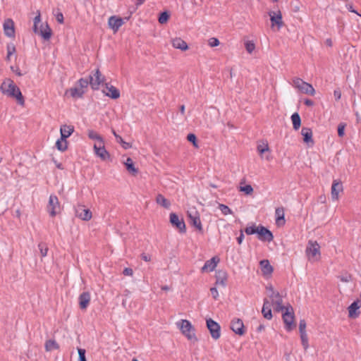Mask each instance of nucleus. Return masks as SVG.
Listing matches in <instances>:
<instances>
[{
  "mask_svg": "<svg viewBox=\"0 0 361 361\" xmlns=\"http://www.w3.org/2000/svg\"><path fill=\"white\" fill-rule=\"evenodd\" d=\"M271 302L267 298H265L264 300V304H263L262 308L271 309Z\"/></svg>",
  "mask_w": 361,
  "mask_h": 361,
  "instance_id": "338daca9",
  "label": "nucleus"
},
{
  "mask_svg": "<svg viewBox=\"0 0 361 361\" xmlns=\"http://www.w3.org/2000/svg\"><path fill=\"white\" fill-rule=\"evenodd\" d=\"M187 140H188V142H191L192 144V145L195 148H198L199 147L198 143H197V137H196V135L195 134L189 133L187 135Z\"/></svg>",
  "mask_w": 361,
  "mask_h": 361,
  "instance_id": "ea45409f",
  "label": "nucleus"
},
{
  "mask_svg": "<svg viewBox=\"0 0 361 361\" xmlns=\"http://www.w3.org/2000/svg\"><path fill=\"white\" fill-rule=\"evenodd\" d=\"M170 18V14L168 11H163L159 14L158 20L160 24L166 23Z\"/></svg>",
  "mask_w": 361,
  "mask_h": 361,
  "instance_id": "4c0bfd02",
  "label": "nucleus"
},
{
  "mask_svg": "<svg viewBox=\"0 0 361 361\" xmlns=\"http://www.w3.org/2000/svg\"><path fill=\"white\" fill-rule=\"evenodd\" d=\"M177 324L180 326V329L183 334H184L188 339H194L195 341H197L195 334V328L188 320L182 319L181 322L180 323H177Z\"/></svg>",
  "mask_w": 361,
  "mask_h": 361,
  "instance_id": "f03ea898",
  "label": "nucleus"
},
{
  "mask_svg": "<svg viewBox=\"0 0 361 361\" xmlns=\"http://www.w3.org/2000/svg\"><path fill=\"white\" fill-rule=\"evenodd\" d=\"M39 22H40V15L39 14L38 16H35V18H34L33 31L35 32H38L37 25H38V23Z\"/></svg>",
  "mask_w": 361,
  "mask_h": 361,
  "instance_id": "864d4df0",
  "label": "nucleus"
},
{
  "mask_svg": "<svg viewBox=\"0 0 361 361\" xmlns=\"http://www.w3.org/2000/svg\"><path fill=\"white\" fill-rule=\"evenodd\" d=\"M46 351H51L53 350H57L59 348V345L56 342L55 340H47L44 345Z\"/></svg>",
  "mask_w": 361,
  "mask_h": 361,
  "instance_id": "72a5a7b5",
  "label": "nucleus"
},
{
  "mask_svg": "<svg viewBox=\"0 0 361 361\" xmlns=\"http://www.w3.org/2000/svg\"><path fill=\"white\" fill-rule=\"evenodd\" d=\"M123 24L124 19L116 16H111L108 20L109 27H111L114 32H116Z\"/></svg>",
  "mask_w": 361,
  "mask_h": 361,
  "instance_id": "f8f14e48",
  "label": "nucleus"
},
{
  "mask_svg": "<svg viewBox=\"0 0 361 361\" xmlns=\"http://www.w3.org/2000/svg\"><path fill=\"white\" fill-rule=\"evenodd\" d=\"M334 96L336 101H338L341 97V92L339 89H336L334 91Z\"/></svg>",
  "mask_w": 361,
  "mask_h": 361,
  "instance_id": "bf43d9fd",
  "label": "nucleus"
},
{
  "mask_svg": "<svg viewBox=\"0 0 361 361\" xmlns=\"http://www.w3.org/2000/svg\"><path fill=\"white\" fill-rule=\"evenodd\" d=\"M11 70L13 71V72H15L16 74L18 76H21L23 74L20 73V70H19V68L18 67H15V66H11L10 67Z\"/></svg>",
  "mask_w": 361,
  "mask_h": 361,
  "instance_id": "69168bd1",
  "label": "nucleus"
},
{
  "mask_svg": "<svg viewBox=\"0 0 361 361\" xmlns=\"http://www.w3.org/2000/svg\"><path fill=\"white\" fill-rule=\"evenodd\" d=\"M66 94H70V95L75 99L81 98L85 94V90H82L81 87L75 86L67 90Z\"/></svg>",
  "mask_w": 361,
  "mask_h": 361,
  "instance_id": "cd10ccee",
  "label": "nucleus"
},
{
  "mask_svg": "<svg viewBox=\"0 0 361 361\" xmlns=\"http://www.w3.org/2000/svg\"><path fill=\"white\" fill-rule=\"evenodd\" d=\"M262 313L263 317L267 319H271L272 318L271 309L262 308Z\"/></svg>",
  "mask_w": 361,
  "mask_h": 361,
  "instance_id": "3c124183",
  "label": "nucleus"
},
{
  "mask_svg": "<svg viewBox=\"0 0 361 361\" xmlns=\"http://www.w3.org/2000/svg\"><path fill=\"white\" fill-rule=\"evenodd\" d=\"M172 45L174 48L180 49L181 51H186L188 49L187 43L181 38L176 37L171 41Z\"/></svg>",
  "mask_w": 361,
  "mask_h": 361,
  "instance_id": "c85d7f7f",
  "label": "nucleus"
},
{
  "mask_svg": "<svg viewBox=\"0 0 361 361\" xmlns=\"http://www.w3.org/2000/svg\"><path fill=\"white\" fill-rule=\"evenodd\" d=\"M37 33L42 36L44 39L49 40L51 37L52 31L48 24H46L44 26L41 25L40 29H38V32Z\"/></svg>",
  "mask_w": 361,
  "mask_h": 361,
  "instance_id": "a878e982",
  "label": "nucleus"
},
{
  "mask_svg": "<svg viewBox=\"0 0 361 361\" xmlns=\"http://www.w3.org/2000/svg\"><path fill=\"white\" fill-rule=\"evenodd\" d=\"M343 187L341 180H334L331 185V197L333 200H338L339 192H343Z\"/></svg>",
  "mask_w": 361,
  "mask_h": 361,
  "instance_id": "6ab92c4d",
  "label": "nucleus"
},
{
  "mask_svg": "<svg viewBox=\"0 0 361 361\" xmlns=\"http://www.w3.org/2000/svg\"><path fill=\"white\" fill-rule=\"evenodd\" d=\"M56 147L61 152L66 151L68 149V142L66 139L63 140V137H61V139L56 141Z\"/></svg>",
  "mask_w": 361,
  "mask_h": 361,
  "instance_id": "f704fd0d",
  "label": "nucleus"
},
{
  "mask_svg": "<svg viewBox=\"0 0 361 361\" xmlns=\"http://www.w3.org/2000/svg\"><path fill=\"white\" fill-rule=\"evenodd\" d=\"M301 134L303 137V141L307 145V146H313L314 144V140L312 139V129L306 127H303L301 130Z\"/></svg>",
  "mask_w": 361,
  "mask_h": 361,
  "instance_id": "a211bd4d",
  "label": "nucleus"
},
{
  "mask_svg": "<svg viewBox=\"0 0 361 361\" xmlns=\"http://www.w3.org/2000/svg\"><path fill=\"white\" fill-rule=\"evenodd\" d=\"M338 278L343 282H349L352 279L351 275H350V274H345L344 276H338Z\"/></svg>",
  "mask_w": 361,
  "mask_h": 361,
  "instance_id": "13d9d810",
  "label": "nucleus"
},
{
  "mask_svg": "<svg viewBox=\"0 0 361 361\" xmlns=\"http://www.w3.org/2000/svg\"><path fill=\"white\" fill-rule=\"evenodd\" d=\"M47 210L51 216H55L60 211L59 199L56 195H50Z\"/></svg>",
  "mask_w": 361,
  "mask_h": 361,
  "instance_id": "0eeeda50",
  "label": "nucleus"
},
{
  "mask_svg": "<svg viewBox=\"0 0 361 361\" xmlns=\"http://www.w3.org/2000/svg\"><path fill=\"white\" fill-rule=\"evenodd\" d=\"M207 327L209 331L211 336L213 339L217 340L221 336V326L220 325L212 319H207L206 321Z\"/></svg>",
  "mask_w": 361,
  "mask_h": 361,
  "instance_id": "20e7f679",
  "label": "nucleus"
},
{
  "mask_svg": "<svg viewBox=\"0 0 361 361\" xmlns=\"http://www.w3.org/2000/svg\"><path fill=\"white\" fill-rule=\"evenodd\" d=\"M76 216L83 221H89L92 219V212L89 209H85L83 207H79L76 209Z\"/></svg>",
  "mask_w": 361,
  "mask_h": 361,
  "instance_id": "aec40b11",
  "label": "nucleus"
},
{
  "mask_svg": "<svg viewBox=\"0 0 361 361\" xmlns=\"http://www.w3.org/2000/svg\"><path fill=\"white\" fill-rule=\"evenodd\" d=\"M228 275L225 271L218 270L216 271V285H221L225 287L226 285Z\"/></svg>",
  "mask_w": 361,
  "mask_h": 361,
  "instance_id": "393cba45",
  "label": "nucleus"
},
{
  "mask_svg": "<svg viewBox=\"0 0 361 361\" xmlns=\"http://www.w3.org/2000/svg\"><path fill=\"white\" fill-rule=\"evenodd\" d=\"M210 291H211V294H212L213 298L216 300L219 297V293H218L217 289L214 287L210 289Z\"/></svg>",
  "mask_w": 361,
  "mask_h": 361,
  "instance_id": "052dcab7",
  "label": "nucleus"
},
{
  "mask_svg": "<svg viewBox=\"0 0 361 361\" xmlns=\"http://www.w3.org/2000/svg\"><path fill=\"white\" fill-rule=\"evenodd\" d=\"M306 322L304 319L300 321L299 330L300 333L305 332Z\"/></svg>",
  "mask_w": 361,
  "mask_h": 361,
  "instance_id": "4d7b16f0",
  "label": "nucleus"
},
{
  "mask_svg": "<svg viewBox=\"0 0 361 361\" xmlns=\"http://www.w3.org/2000/svg\"><path fill=\"white\" fill-rule=\"evenodd\" d=\"M360 307V301L357 300L353 302L348 307V317L352 319H356L359 317L360 312L359 309Z\"/></svg>",
  "mask_w": 361,
  "mask_h": 361,
  "instance_id": "4468645a",
  "label": "nucleus"
},
{
  "mask_svg": "<svg viewBox=\"0 0 361 361\" xmlns=\"http://www.w3.org/2000/svg\"><path fill=\"white\" fill-rule=\"evenodd\" d=\"M1 92L7 96L15 98L18 104L21 106L25 104V99L23 96L20 88L15 85L11 79H8L4 81L0 86Z\"/></svg>",
  "mask_w": 361,
  "mask_h": 361,
  "instance_id": "f257e3e1",
  "label": "nucleus"
},
{
  "mask_svg": "<svg viewBox=\"0 0 361 361\" xmlns=\"http://www.w3.org/2000/svg\"><path fill=\"white\" fill-rule=\"evenodd\" d=\"M239 190L245 192V195H252L253 192V188L251 185H246L245 186H240Z\"/></svg>",
  "mask_w": 361,
  "mask_h": 361,
  "instance_id": "37998d69",
  "label": "nucleus"
},
{
  "mask_svg": "<svg viewBox=\"0 0 361 361\" xmlns=\"http://www.w3.org/2000/svg\"><path fill=\"white\" fill-rule=\"evenodd\" d=\"M231 329L239 336H243L245 334V326L240 319H233L231 322Z\"/></svg>",
  "mask_w": 361,
  "mask_h": 361,
  "instance_id": "9b49d317",
  "label": "nucleus"
},
{
  "mask_svg": "<svg viewBox=\"0 0 361 361\" xmlns=\"http://www.w3.org/2000/svg\"><path fill=\"white\" fill-rule=\"evenodd\" d=\"M87 135H88V137H89L90 139H91V140H96L100 144H102L103 142H104V139L102 138V137L100 135H99L97 132H95V131H94L92 130H89L88 133H87Z\"/></svg>",
  "mask_w": 361,
  "mask_h": 361,
  "instance_id": "e433bc0d",
  "label": "nucleus"
},
{
  "mask_svg": "<svg viewBox=\"0 0 361 361\" xmlns=\"http://www.w3.org/2000/svg\"><path fill=\"white\" fill-rule=\"evenodd\" d=\"M257 237L258 240L262 242H271L274 239V235L271 231L262 225L259 226Z\"/></svg>",
  "mask_w": 361,
  "mask_h": 361,
  "instance_id": "1a4fd4ad",
  "label": "nucleus"
},
{
  "mask_svg": "<svg viewBox=\"0 0 361 361\" xmlns=\"http://www.w3.org/2000/svg\"><path fill=\"white\" fill-rule=\"evenodd\" d=\"M74 131V127L72 126L63 125L61 126L60 132L61 137L63 140L67 139Z\"/></svg>",
  "mask_w": 361,
  "mask_h": 361,
  "instance_id": "c756f323",
  "label": "nucleus"
},
{
  "mask_svg": "<svg viewBox=\"0 0 361 361\" xmlns=\"http://www.w3.org/2000/svg\"><path fill=\"white\" fill-rule=\"evenodd\" d=\"M268 14L270 16L271 27L274 28L275 26H276L277 30H280L284 25L283 21L282 20L281 12L280 11H279L277 13L274 11H269Z\"/></svg>",
  "mask_w": 361,
  "mask_h": 361,
  "instance_id": "9d476101",
  "label": "nucleus"
},
{
  "mask_svg": "<svg viewBox=\"0 0 361 361\" xmlns=\"http://www.w3.org/2000/svg\"><path fill=\"white\" fill-rule=\"evenodd\" d=\"M156 202L157 204H159L162 207L165 209H169L171 206L170 201L166 199L164 195L161 194H158L156 197Z\"/></svg>",
  "mask_w": 361,
  "mask_h": 361,
  "instance_id": "2f4dec72",
  "label": "nucleus"
},
{
  "mask_svg": "<svg viewBox=\"0 0 361 361\" xmlns=\"http://www.w3.org/2000/svg\"><path fill=\"white\" fill-rule=\"evenodd\" d=\"M188 217L191 225L196 227L199 231L202 232V226L198 213L195 212L194 215H192L191 213H189Z\"/></svg>",
  "mask_w": 361,
  "mask_h": 361,
  "instance_id": "4be33fe9",
  "label": "nucleus"
},
{
  "mask_svg": "<svg viewBox=\"0 0 361 361\" xmlns=\"http://www.w3.org/2000/svg\"><path fill=\"white\" fill-rule=\"evenodd\" d=\"M123 274L125 275V276H133V271L131 268H125L123 271Z\"/></svg>",
  "mask_w": 361,
  "mask_h": 361,
  "instance_id": "e2e57ef3",
  "label": "nucleus"
},
{
  "mask_svg": "<svg viewBox=\"0 0 361 361\" xmlns=\"http://www.w3.org/2000/svg\"><path fill=\"white\" fill-rule=\"evenodd\" d=\"M345 126H346V124L345 123H340L338 124V128H337L338 137H343L344 136Z\"/></svg>",
  "mask_w": 361,
  "mask_h": 361,
  "instance_id": "49530a36",
  "label": "nucleus"
},
{
  "mask_svg": "<svg viewBox=\"0 0 361 361\" xmlns=\"http://www.w3.org/2000/svg\"><path fill=\"white\" fill-rule=\"evenodd\" d=\"M219 43V40L216 37H212L209 39V44L212 47L218 46Z\"/></svg>",
  "mask_w": 361,
  "mask_h": 361,
  "instance_id": "5fc2aeb1",
  "label": "nucleus"
},
{
  "mask_svg": "<svg viewBox=\"0 0 361 361\" xmlns=\"http://www.w3.org/2000/svg\"><path fill=\"white\" fill-rule=\"evenodd\" d=\"M282 318L285 324L286 329L288 331H290L295 328L296 324L294 322L295 316L293 307L291 306L287 307L286 308L285 312L283 313Z\"/></svg>",
  "mask_w": 361,
  "mask_h": 361,
  "instance_id": "7ed1b4c3",
  "label": "nucleus"
},
{
  "mask_svg": "<svg viewBox=\"0 0 361 361\" xmlns=\"http://www.w3.org/2000/svg\"><path fill=\"white\" fill-rule=\"evenodd\" d=\"M116 140L125 149H128L132 147L130 143L125 142L120 135H116Z\"/></svg>",
  "mask_w": 361,
  "mask_h": 361,
  "instance_id": "a19ab883",
  "label": "nucleus"
},
{
  "mask_svg": "<svg viewBox=\"0 0 361 361\" xmlns=\"http://www.w3.org/2000/svg\"><path fill=\"white\" fill-rule=\"evenodd\" d=\"M276 215V224L278 226H282L285 224V214L283 207H277L275 211Z\"/></svg>",
  "mask_w": 361,
  "mask_h": 361,
  "instance_id": "5701e85b",
  "label": "nucleus"
},
{
  "mask_svg": "<svg viewBox=\"0 0 361 361\" xmlns=\"http://www.w3.org/2000/svg\"><path fill=\"white\" fill-rule=\"evenodd\" d=\"M4 32L5 35L8 37H15V27L14 22L11 18H7L4 20Z\"/></svg>",
  "mask_w": 361,
  "mask_h": 361,
  "instance_id": "ddd939ff",
  "label": "nucleus"
},
{
  "mask_svg": "<svg viewBox=\"0 0 361 361\" xmlns=\"http://www.w3.org/2000/svg\"><path fill=\"white\" fill-rule=\"evenodd\" d=\"M220 259L217 256H214L209 260L206 261L204 266L201 269L202 272L214 271Z\"/></svg>",
  "mask_w": 361,
  "mask_h": 361,
  "instance_id": "dca6fc26",
  "label": "nucleus"
},
{
  "mask_svg": "<svg viewBox=\"0 0 361 361\" xmlns=\"http://www.w3.org/2000/svg\"><path fill=\"white\" fill-rule=\"evenodd\" d=\"M263 275H271L274 271L273 267L270 264L268 259H262L259 262Z\"/></svg>",
  "mask_w": 361,
  "mask_h": 361,
  "instance_id": "bb28decb",
  "label": "nucleus"
},
{
  "mask_svg": "<svg viewBox=\"0 0 361 361\" xmlns=\"http://www.w3.org/2000/svg\"><path fill=\"white\" fill-rule=\"evenodd\" d=\"M90 84V79L88 78H80L77 82V86L78 87H81L82 90H84L87 87V85Z\"/></svg>",
  "mask_w": 361,
  "mask_h": 361,
  "instance_id": "79ce46f5",
  "label": "nucleus"
},
{
  "mask_svg": "<svg viewBox=\"0 0 361 361\" xmlns=\"http://www.w3.org/2000/svg\"><path fill=\"white\" fill-rule=\"evenodd\" d=\"M78 361H87L85 357V350L82 348H78Z\"/></svg>",
  "mask_w": 361,
  "mask_h": 361,
  "instance_id": "603ef678",
  "label": "nucleus"
},
{
  "mask_svg": "<svg viewBox=\"0 0 361 361\" xmlns=\"http://www.w3.org/2000/svg\"><path fill=\"white\" fill-rule=\"evenodd\" d=\"M305 252L309 260L312 259L314 260L316 256V241H313L312 240H309Z\"/></svg>",
  "mask_w": 361,
  "mask_h": 361,
  "instance_id": "b1692460",
  "label": "nucleus"
},
{
  "mask_svg": "<svg viewBox=\"0 0 361 361\" xmlns=\"http://www.w3.org/2000/svg\"><path fill=\"white\" fill-rule=\"evenodd\" d=\"M245 49H246L247 51L249 54H251L255 48V45L254 42L252 41H247L245 43Z\"/></svg>",
  "mask_w": 361,
  "mask_h": 361,
  "instance_id": "09e8293b",
  "label": "nucleus"
},
{
  "mask_svg": "<svg viewBox=\"0 0 361 361\" xmlns=\"http://www.w3.org/2000/svg\"><path fill=\"white\" fill-rule=\"evenodd\" d=\"M94 150L96 155L103 161H105L110 158L109 153L105 149L104 142H103L102 144L99 143V146L94 144Z\"/></svg>",
  "mask_w": 361,
  "mask_h": 361,
  "instance_id": "2eb2a0df",
  "label": "nucleus"
},
{
  "mask_svg": "<svg viewBox=\"0 0 361 361\" xmlns=\"http://www.w3.org/2000/svg\"><path fill=\"white\" fill-rule=\"evenodd\" d=\"M279 299L277 300H274L273 299V305H274V310L276 312H281V311H283L284 309H286V307L285 306L283 305V299L282 298H279L278 297Z\"/></svg>",
  "mask_w": 361,
  "mask_h": 361,
  "instance_id": "c9c22d12",
  "label": "nucleus"
},
{
  "mask_svg": "<svg viewBox=\"0 0 361 361\" xmlns=\"http://www.w3.org/2000/svg\"><path fill=\"white\" fill-rule=\"evenodd\" d=\"M126 170L133 176H136L138 173V169L135 168L134 166V162L133 159L130 157H128L126 161L124 162Z\"/></svg>",
  "mask_w": 361,
  "mask_h": 361,
  "instance_id": "7c9ffc66",
  "label": "nucleus"
},
{
  "mask_svg": "<svg viewBox=\"0 0 361 361\" xmlns=\"http://www.w3.org/2000/svg\"><path fill=\"white\" fill-rule=\"evenodd\" d=\"M346 8L347 9L350 11V12H352V13H356L357 16H360L361 17V14L359 13L356 10H355L353 8V6L352 4H347L346 5Z\"/></svg>",
  "mask_w": 361,
  "mask_h": 361,
  "instance_id": "680f3d73",
  "label": "nucleus"
},
{
  "mask_svg": "<svg viewBox=\"0 0 361 361\" xmlns=\"http://www.w3.org/2000/svg\"><path fill=\"white\" fill-rule=\"evenodd\" d=\"M39 250L40 251L42 257H45L47 255L48 247L44 243H40L38 245Z\"/></svg>",
  "mask_w": 361,
  "mask_h": 361,
  "instance_id": "a18cd8bd",
  "label": "nucleus"
},
{
  "mask_svg": "<svg viewBox=\"0 0 361 361\" xmlns=\"http://www.w3.org/2000/svg\"><path fill=\"white\" fill-rule=\"evenodd\" d=\"M269 150V147L268 143H263V145H259L257 146V151L260 155L264 154L265 152H268Z\"/></svg>",
  "mask_w": 361,
  "mask_h": 361,
  "instance_id": "de8ad7c7",
  "label": "nucleus"
},
{
  "mask_svg": "<svg viewBox=\"0 0 361 361\" xmlns=\"http://www.w3.org/2000/svg\"><path fill=\"white\" fill-rule=\"evenodd\" d=\"M300 338H301L302 344L304 348L306 350L308 348V340H307V336L306 334V332L300 333Z\"/></svg>",
  "mask_w": 361,
  "mask_h": 361,
  "instance_id": "8fccbe9b",
  "label": "nucleus"
},
{
  "mask_svg": "<svg viewBox=\"0 0 361 361\" xmlns=\"http://www.w3.org/2000/svg\"><path fill=\"white\" fill-rule=\"evenodd\" d=\"M56 20L59 23H63V16L62 13H61V12L57 13L56 14Z\"/></svg>",
  "mask_w": 361,
  "mask_h": 361,
  "instance_id": "0e129e2a",
  "label": "nucleus"
},
{
  "mask_svg": "<svg viewBox=\"0 0 361 361\" xmlns=\"http://www.w3.org/2000/svg\"><path fill=\"white\" fill-rule=\"evenodd\" d=\"M91 299L90 293L88 291L82 292L78 298L79 307L81 310H86L89 306Z\"/></svg>",
  "mask_w": 361,
  "mask_h": 361,
  "instance_id": "f3484780",
  "label": "nucleus"
},
{
  "mask_svg": "<svg viewBox=\"0 0 361 361\" xmlns=\"http://www.w3.org/2000/svg\"><path fill=\"white\" fill-rule=\"evenodd\" d=\"M293 129L297 130L301 126V118L298 113L295 112L291 116Z\"/></svg>",
  "mask_w": 361,
  "mask_h": 361,
  "instance_id": "473e14b6",
  "label": "nucleus"
},
{
  "mask_svg": "<svg viewBox=\"0 0 361 361\" xmlns=\"http://www.w3.org/2000/svg\"><path fill=\"white\" fill-rule=\"evenodd\" d=\"M259 230V226H257L255 224H252L250 226H247L245 229V232L247 235L257 234Z\"/></svg>",
  "mask_w": 361,
  "mask_h": 361,
  "instance_id": "58836bf2",
  "label": "nucleus"
},
{
  "mask_svg": "<svg viewBox=\"0 0 361 361\" xmlns=\"http://www.w3.org/2000/svg\"><path fill=\"white\" fill-rule=\"evenodd\" d=\"M140 257H141V259L145 262H149L151 260L150 255H148L145 253L141 254Z\"/></svg>",
  "mask_w": 361,
  "mask_h": 361,
  "instance_id": "774afa93",
  "label": "nucleus"
},
{
  "mask_svg": "<svg viewBox=\"0 0 361 361\" xmlns=\"http://www.w3.org/2000/svg\"><path fill=\"white\" fill-rule=\"evenodd\" d=\"M219 209L221 210V212L224 215H228V214H233L232 210L227 205H225L224 204H219Z\"/></svg>",
  "mask_w": 361,
  "mask_h": 361,
  "instance_id": "c03bdc74",
  "label": "nucleus"
},
{
  "mask_svg": "<svg viewBox=\"0 0 361 361\" xmlns=\"http://www.w3.org/2000/svg\"><path fill=\"white\" fill-rule=\"evenodd\" d=\"M105 86L107 90V92L103 90V92L105 94V95L113 99H116L120 97V92L116 87L113 85H109V83H105Z\"/></svg>",
  "mask_w": 361,
  "mask_h": 361,
  "instance_id": "412c9836",
  "label": "nucleus"
},
{
  "mask_svg": "<svg viewBox=\"0 0 361 361\" xmlns=\"http://www.w3.org/2000/svg\"><path fill=\"white\" fill-rule=\"evenodd\" d=\"M293 84L294 86L302 93L313 94L314 92V89L312 85L303 81L300 78L293 80Z\"/></svg>",
  "mask_w": 361,
  "mask_h": 361,
  "instance_id": "423d86ee",
  "label": "nucleus"
},
{
  "mask_svg": "<svg viewBox=\"0 0 361 361\" xmlns=\"http://www.w3.org/2000/svg\"><path fill=\"white\" fill-rule=\"evenodd\" d=\"M90 85L92 90H97L99 89V85L104 82V76L102 75L99 68H97L94 73L89 76Z\"/></svg>",
  "mask_w": 361,
  "mask_h": 361,
  "instance_id": "39448f33",
  "label": "nucleus"
},
{
  "mask_svg": "<svg viewBox=\"0 0 361 361\" xmlns=\"http://www.w3.org/2000/svg\"><path fill=\"white\" fill-rule=\"evenodd\" d=\"M7 53L9 54H13L16 52V47L13 43H10L7 44Z\"/></svg>",
  "mask_w": 361,
  "mask_h": 361,
  "instance_id": "6e6d98bb",
  "label": "nucleus"
},
{
  "mask_svg": "<svg viewBox=\"0 0 361 361\" xmlns=\"http://www.w3.org/2000/svg\"><path fill=\"white\" fill-rule=\"evenodd\" d=\"M170 223L173 227L176 228L180 233H185L186 232L185 224L183 219H180L176 214H170Z\"/></svg>",
  "mask_w": 361,
  "mask_h": 361,
  "instance_id": "6e6552de",
  "label": "nucleus"
}]
</instances>
